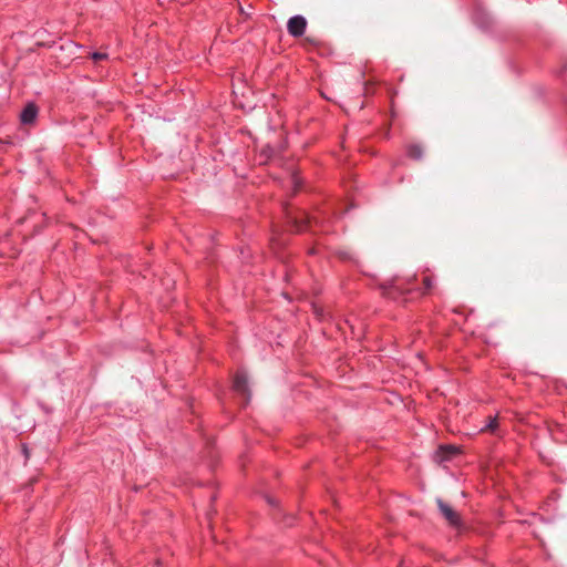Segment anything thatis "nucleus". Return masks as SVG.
<instances>
[{"label":"nucleus","mask_w":567,"mask_h":567,"mask_svg":"<svg viewBox=\"0 0 567 567\" xmlns=\"http://www.w3.org/2000/svg\"><path fill=\"white\" fill-rule=\"evenodd\" d=\"M497 421L496 419H493L491 420V422L483 429V431H489V432H494L495 429L497 427Z\"/></svg>","instance_id":"obj_8"},{"label":"nucleus","mask_w":567,"mask_h":567,"mask_svg":"<svg viewBox=\"0 0 567 567\" xmlns=\"http://www.w3.org/2000/svg\"><path fill=\"white\" fill-rule=\"evenodd\" d=\"M423 284H424L425 289H431V287H432V281H431V279H430L429 277H425V278L423 279Z\"/></svg>","instance_id":"obj_10"},{"label":"nucleus","mask_w":567,"mask_h":567,"mask_svg":"<svg viewBox=\"0 0 567 567\" xmlns=\"http://www.w3.org/2000/svg\"><path fill=\"white\" fill-rule=\"evenodd\" d=\"M38 115V107L34 103H29L22 110L20 120L23 124H33Z\"/></svg>","instance_id":"obj_4"},{"label":"nucleus","mask_w":567,"mask_h":567,"mask_svg":"<svg viewBox=\"0 0 567 567\" xmlns=\"http://www.w3.org/2000/svg\"><path fill=\"white\" fill-rule=\"evenodd\" d=\"M307 21L302 16H295L288 20L287 29L292 37H301L305 33Z\"/></svg>","instance_id":"obj_2"},{"label":"nucleus","mask_w":567,"mask_h":567,"mask_svg":"<svg viewBox=\"0 0 567 567\" xmlns=\"http://www.w3.org/2000/svg\"><path fill=\"white\" fill-rule=\"evenodd\" d=\"M456 453V449L454 446H440L436 452L435 460L436 462H443L449 460L453 454Z\"/></svg>","instance_id":"obj_5"},{"label":"nucleus","mask_w":567,"mask_h":567,"mask_svg":"<svg viewBox=\"0 0 567 567\" xmlns=\"http://www.w3.org/2000/svg\"><path fill=\"white\" fill-rule=\"evenodd\" d=\"M106 58H107V54H106V53H102V52H94V53L92 54V59H93L94 61H101V60H104V59H106Z\"/></svg>","instance_id":"obj_9"},{"label":"nucleus","mask_w":567,"mask_h":567,"mask_svg":"<svg viewBox=\"0 0 567 567\" xmlns=\"http://www.w3.org/2000/svg\"><path fill=\"white\" fill-rule=\"evenodd\" d=\"M436 504L442 516L449 522L451 526L460 527L462 525L460 514L451 505L443 502L441 498L436 499Z\"/></svg>","instance_id":"obj_1"},{"label":"nucleus","mask_w":567,"mask_h":567,"mask_svg":"<svg viewBox=\"0 0 567 567\" xmlns=\"http://www.w3.org/2000/svg\"><path fill=\"white\" fill-rule=\"evenodd\" d=\"M234 389H235V391H237L238 393H240L245 396L246 402L249 401L250 393H249V389H248V381H247V377L244 372L236 373L235 379H234Z\"/></svg>","instance_id":"obj_3"},{"label":"nucleus","mask_w":567,"mask_h":567,"mask_svg":"<svg viewBox=\"0 0 567 567\" xmlns=\"http://www.w3.org/2000/svg\"><path fill=\"white\" fill-rule=\"evenodd\" d=\"M309 223L308 216L306 214H301L300 217L293 218V224L297 231H302L306 228V225Z\"/></svg>","instance_id":"obj_6"},{"label":"nucleus","mask_w":567,"mask_h":567,"mask_svg":"<svg viewBox=\"0 0 567 567\" xmlns=\"http://www.w3.org/2000/svg\"><path fill=\"white\" fill-rule=\"evenodd\" d=\"M371 85H372V84H371L370 82H365V83H364V94H367V95H368V94H371V93H372V91H371Z\"/></svg>","instance_id":"obj_11"},{"label":"nucleus","mask_w":567,"mask_h":567,"mask_svg":"<svg viewBox=\"0 0 567 567\" xmlns=\"http://www.w3.org/2000/svg\"><path fill=\"white\" fill-rule=\"evenodd\" d=\"M409 155L414 159H420L423 155V150L419 145H412L409 147Z\"/></svg>","instance_id":"obj_7"}]
</instances>
